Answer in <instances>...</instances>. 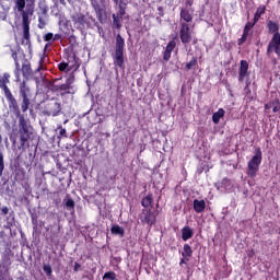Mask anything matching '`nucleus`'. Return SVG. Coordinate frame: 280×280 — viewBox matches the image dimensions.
I'll use <instances>...</instances> for the list:
<instances>
[{
  "instance_id": "nucleus-37",
  "label": "nucleus",
  "mask_w": 280,
  "mask_h": 280,
  "mask_svg": "<svg viewBox=\"0 0 280 280\" xmlns=\"http://www.w3.org/2000/svg\"><path fill=\"white\" fill-rule=\"evenodd\" d=\"M279 110L278 107H273V113H277Z\"/></svg>"
},
{
  "instance_id": "nucleus-31",
  "label": "nucleus",
  "mask_w": 280,
  "mask_h": 280,
  "mask_svg": "<svg viewBox=\"0 0 280 280\" xmlns=\"http://www.w3.org/2000/svg\"><path fill=\"white\" fill-rule=\"evenodd\" d=\"M194 65H196L195 61H190L189 63H187V69H191V67H194Z\"/></svg>"
},
{
  "instance_id": "nucleus-6",
  "label": "nucleus",
  "mask_w": 280,
  "mask_h": 280,
  "mask_svg": "<svg viewBox=\"0 0 280 280\" xmlns=\"http://www.w3.org/2000/svg\"><path fill=\"white\" fill-rule=\"evenodd\" d=\"M114 65L120 69H124V52L115 51Z\"/></svg>"
},
{
  "instance_id": "nucleus-7",
  "label": "nucleus",
  "mask_w": 280,
  "mask_h": 280,
  "mask_svg": "<svg viewBox=\"0 0 280 280\" xmlns=\"http://www.w3.org/2000/svg\"><path fill=\"white\" fill-rule=\"evenodd\" d=\"M22 21H23L24 38H30V21L27 20V14L23 13Z\"/></svg>"
},
{
  "instance_id": "nucleus-30",
  "label": "nucleus",
  "mask_w": 280,
  "mask_h": 280,
  "mask_svg": "<svg viewBox=\"0 0 280 280\" xmlns=\"http://www.w3.org/2000/svg\"><path fill=\"white\" fill-rule=\"evenodd\" d=\"M171 57H172V52L165 50V52H164V60H170Z\"/></svg>"
},
{
  "instance_id": "nucleus-22",
  "label": "nucleus",
  "mask_w": 280,
  "mask_h": 280,
  "mask_svg": "<svg viewBox=\"0 0 280 280\" xmlns=\"http://www.w3.org/2000/svg\"><path fill=\"white\" fill-rule=\"evenodd\" d=\"M174 47H176V42L172 40L171 43H168V45L166 46V51L171 52L174 51Z\"/></svg>"
},
{
  "instance_id": "nucleus-29",
  "label": "nucleus",
  "mask_w": 280,
  "mask_h": 280,
  "mask_svg": "<svg viewBox=\"0 0 280 280\" xmlns=\"http://www.w3.org/2000/svg\"><path fill=\"white\" fill-rule=\"evenodd\" d=\"M67 67H69V63H59L60 71H67Z\"/></svg>"
},
{
  "instance_id": "nucleus-18",
  "label": "nucleus",
  "mask_w": 280,
  "mask_h": 280,
  "mask_svg": "<svg viewBox=\"0 0 280 280\" xmlns=\"http://www.w3.org/2000/svg\"><path fill=\"white\" fill-rule=\"evenodd\" d=\"M180 16H182V19H184V21H186L187 23H189V21H191V14H189L188 11L182 10Z\"/></svg>"
},
{
  "instance_id": "nucleus-28",
  "label": "nucleus",
  "mask_w": 280,
  "mask_h": 280,
  "mask_svg": "<svg viewBox=\"0 0 280 280\" xmlns=\"http://www.w3.org/2000/svg\"><path fill=\"white\" fill-rule=\"evenodd\" d=\"M54 39V34L52 33H47L46 35H45V40L46 42H49V40H52Z\"/></svg>"
},
{
  "instance_id": "nucleus-35",
  "label": "nucleus",
  "mask_w": 280,
  "mask_h": 280,
  "mask_svg": "<svg viewBox=\"0 0 280 280\" xmlns=\"http://www.w3.org/2000/svg\"><path fill=\"white\" fill-rule=\"evenodd\" d=\"M66 132H67L66 129H61V130H60V135H65Z\"/></svg>"
},
{
  "instance_id": "nucleus-21",
  "label": "nucleus",
  "mask_w": 280,
  "mask_h": 280,
  "mask_svg": "<svg viewBox=\"0 0 280 280\" xmlns=\"http://www.w3.org/2000/svg\"><path fill=\"white\" fill-rule=\"evenodd\" d=\"M152 205V197L148 196L142 199V207H150Z\"/></svg>"
},
{
  "instance_id": "nucleus-26",
  "label": "nucleus",
  "mask_w": 280,
  "mask_h": 280,
  "mask_svg": "<svg viewBox=\"0 0 280 280\" xmlns=\"http://www.w3.org/2000/svg\"><path fill=\"white\" fill-rule=\"evenodd\" d=\"M114 19V25L117 27H121V23L119 22V19L117 18V15H113Z\"/></svg>"
},
{
  "instance_id": "nucleus-34",
  "label": "nucleus",
  "mask_w": 280,
  "mask_h": 280,
  "mask_svg": "<svg viewBox=\"0 0 280 280\" xmlns=\"http://www.w3.org/2000/svg\"><path fill=\"white\" fill-rule=\"evenodd\" d=\"M74 270H80V264L75 262Z\"/></svg>"
},
{
  "instance_id": "nucleus-13",
  "label": "nucleus",
  "mask_w": 280,
  "mask_h": 280,
  "mask_svg": "<svg viewBox=\"0 0 280 280\" xmlns=\"http://www.w3.org/2000/svg\"><path fill=\"white\" fill-rule=\"evenodd\" d=\"M224 117V109L220 108L217 113L212 116L213 124H220V119Z\"/></svg>"
},
{
  "instance_id": "nucleus-38",
  "label": "nucleus",
  "mask_w": 280,
  "mask_h": 280,
  "mask_svg": "<svg viewBox=\"0 0 280 280\" xmlns=\"http://www.w3.org/2000/svg\"><path fill=\"white\" fill-rule=\"evenodd\" d=\"M265 108H270V106L269 105H265Z\"/></svg>"
},
{
  "instance_id": "nucleus-32",
  "label": "nucleus",
  "mask_w": 280,
  "mask_h": 280,
  "mask_svg": "<svg viewBox=\"0 0 280 280\" xmlns=\"http://www.w3.org/2000/svg\"><path fill=\"white\" fill-rule=\"evenodd\" d=\"M8 211H9L8 207L2 208V213H4V215H8Z\"/></svg>"
},
{
  "instance_id": "nucleus-33",
  "label": "nucleus",
  "mask_w": 280,
  "mask_h": 280,
  "mask_svg": "<svg viewBox=\"0 0 280 280\" xmlns=\"http://www.w3.org/2000/svg\"><path fill=\"white\" fill-rule=\"evenodd\" d=\"M126 14V11L124 9L119 10V16H124Z\"/></svg>"
},
{
  "instance_id": "nucleus-2",
  "label": "nucleus",
  "mask_w": 280,
  "mask_h": 280,
  "mask_svg": "<svg viewBox=\"0 0 280 280\" xmlns=\"http://www.w3.org/2000/svg\"><path fill=\"white\" fill-rule=\"evenodd\" d=\"M10 82V74L4 73L0 78V89L4 91V95L9 102H12L13 104H16V101L14 100V96H12V92H10V89H8V83Z\"/></svg>"
},
{
  "instance_id": "nucleus-4",
  "label": "nucleus",
  "mask_w": 280,
  "mask_h": 280,
  "mask_svg": "<svg viewBox=\"0 0 280 280\" xmlns=\"http://www.w3.org/2000/svg\"><path fill=\"white\" fill-rule=\"evenodd\" d=\"M180 40L182 43H189L191 40V31L189 25L183 24L180 30Z\"/></svg>"
},
{
  "instance_id": "nucleus-12",
  "label": "nucleus",
  "mask_w": 280,
  "mask_h": 280,
  "mask_svg": "<svg viewBox=\"0 0 280 280\" xmlns=\"http://www.w3.org/2000/svg\"><path fill=\"white\" fill-rule=\"evenodd\" d=\"M256 22L252 23H247L244 30V34L243 37L240 39V44L244 43L246 40V37L248 36V32H250V30H253V26L255 25Z\"/></svg>"
},
{
  "instance_id": "nucleus-11",
  "label": "nucleus",
  "mask_w": 280,
  "mask_h": 280,
  "mask_svg": "<svg viewBox=\"0 0 280 280\" xmlns=\"http://www.w3.org/2000/svg\"><path fill=\"white\" fill-rule=\"evenodd\" d=\"M265 13H266V7L264 5L258 7L254 16V23H257V21H259V19H261L262 14Z\"/></svg>"
},
{
  "instance_id": "nucleus-25",
  "label": "nucleus",
  "mask_w": 280,
  "mask_h": 280,
  "mask_svg": "<svg viewBox=\"0 0 280 280\" xmlns=\"http://www.w3.org/2000/svg\"><path fill=\"white\" fill-rule=\"evenodd\" d=\"M3 154L0 153V176L3 174Z\"/></svg>"
},
{
  "instance_id": "nucleus-16",
  "label": "nucleus",
  "mask_w": 280,
  "mask_h": 280,
  "mask_svg": "<svg viewBox=\"0 0 280 280\" xmlns=\"http://www.w3.org/2000/svg\"><path fill=\"white\" fill-rule=\"evenodd\" d=\"M112 233L113 235H119L120 237H124V228L119 226V225H113L112 226Z\"/></svg>"
},
{
  "instance_id": "nucleus-17",
  "label": "nucleus",
  "mask_w": 280,
  "mask_h": 280,
  "mask_svg": "<svg viewBox=\"0 0 280 280\" xmlns=\"http://www.w3.org/2000/svg\"><path fill=\"white\" fill-rule=\"evenodd\" d=\"M268 28H269V32H271V34H279V24L275 22H269Z\"/></svg>"
},
{
  "instance_id": "nucleus-3",
  "label": "nucleus",
  "mask_w": 280,
  "mask_h": 280,
  "mask_svg": "<svg viewBox=\"0 0 280 280\" xmlns=\"http://www.w3.org/2000/svg\"><path fill=\"white\" fill-rule=\"evenodd\" d=\"M268 51H275L277 56H280V34H273L271 42L269 43Z\"/></svg>"
},
{
  "instance_id": "nucleus-27",
  "label": "nucleus",
  "mask_w": 280,
  "mask_h": 280,
  "mask_svg": "<svg viewBox=\"0 0 280 280\" xmlns=\"http://www.w3.org/2000/svg\"><path fill=\"white\" fill-rule=\"evenodd\" d=\"M30 105V102L26 100V98H24V101H23V104H22V110H23V113H25V110H27V106Z\"/></svg>"
},
{
  "instance_id": "nucleus-36",
  "label": "nucleus",
  "mask_w": 280,
  "mask_h": 280,
  "mask_svg": "<svg viewBox=\"0 0 280 280\" xmlns=\"http://www.w3.org/2000/svg\"><path fill=\"white\" fill-rule=\"evenodd\" d=\"M79 23H84V18L79 19Z\"/></svg>"
},
{
  "instance_id": "nucleus-20",
  "label": "nucleus",
  "mask_w": 280,
  "mask_h": 280,
  "mask_svg": "<svg viewBox=\"0 0 280 280\" xmlns=\"http://www.w3.org/2000/svg\"><path fill=\"white\" fill-rule=\"evenodd\" d=\"M103 279L116 280L117 275L113 271H108L103 276Z\"/></svg>"
},
{
  "instance_id": "nucleus-23",
  "label": "nucleus",
  "mask_w": 280,
  "mask_h": 280,
  "mask_svg": "<svg viewBox=\"0 0 280 280\" xmlns=\"http://www.w3.org/2000/svg\"><path fill=\"white\" fill-rule=\"evenodd\" d=\"M66 207H68V209H73V207H75V201H73V199H67Z\"/></svg>"
},
{
  "instance_id": "nucleus-8",
  "label": "nucleus",
  "mask_w": 280,
  "mask_h": 280,
  "mask_svg": "<svg viewBox=\"0 0 280 280\" xmlns=\"http://www.w3.org/2000/svg\"><path fill=\"white\" fill-rule=\"evenodd\" d=\"M206 207H207V203L205 202V200H198V199L194 200V209L196 213H202Z\"/></svg>"
},
{
  "instance_id": "nucleus-1",
  "label": "nucleus",
  "mask_w": 280,
  "mask_h": 280,
  "mask_svg": "<svg viewBox=\"0 0 280 280\" xmlns=\"http://www.w3.org/2000/svg\"><path fill=\"white\" fill-rule=\"evenodd\" d=\"M259 165H261V150L257 149L255 155L248 162V176H250L252 178L255 177L257 175V172H259Z\"/></svg>"
},
{
  "instance_id": "nucleus-5",
  "label": "nucleus",
  "mask_w": 280,
  "mask_h": 280,
  "mask_svg": "<svg viewBox=\"0 0 280 280\" xmlns=\"http://www.w3.org/2000/svg\"><path fill=\"white\" fill-rule=\"evenodd\" d=\"M248 75V62L246 61H241V68H240V77L238 80L240 82H244V78Z\"/></svg>"
},
{
  "instance_id": "nucleus-39",
  "label": "nucleus",
  "mask_w": 280,
  "mask_h": 280,
  "mask_svg": "<svg viewBox=\"0 0 280 280\" xmlns=\"http://www.w3.org/2000/svg\"><path fill=\"white\" fill-rule=\"evenodd\" d=\"M27 1H31L32 3H34V1H36V0H27Z\"/></svg>"
},
{
  "instance_id": "nucleus-15",
  "label": "nucleus",
  "mask_w": 280,
  "mask_h": 280,
  "mask_svg": "<svg viewBox=\"0 0 280 280\" xmlns=\"http://www.w3.org/2000/svg\"><path fill=\"white\" fill-rule=\"evenodd\" d=\"M124 38L118 35L116 38V51L124 52Z\"/></svg>"
},
{
  "instance_id": "nucleus-24",
  "label": "nucleus",
  "mask_w": 280,
  "mask_h": 280,
  "mask_svg": "<svg viewBox=\"0 0 280 280\" xmlns=\"http://www.w3.org/2000/svg\"><path fill=\"white\" fill-rule=\"evenodd\" d=\"M44 272H46L48 277H51V266L44 265Z\"/></svg>"
},
{
  "instance_id": "nucleus-14",
  "label": "nucleus",
  "mask_w": 280,
  "mask_h": 280,
  "mask_svg": "<svg viewBox=\"0 0 280 280\" xmlns=\"http://www.w3.org/2000/svg\"><path fill=\"white\" fill-rule=\"evenodd\" d=\"M14 3L18 12H22V14H25V0H14Z\"/></svg>"
},
{
  "instance_id": "nucleus-10",
  "label": "nucleus",
  "mask_w": 280,
  "mask_h": 280,
  "mask_svg": "<svg viewBox=\"0 0 280 280\" xmlns=\"http://www.w3.org/2000/svg\"><path fill=\"white\" fill-rule=\"evenodd\" d=\"M142 220L143 222L152 226V224H154L156 219L154 217V213L145 211L143 212Z\"/></svg>"
},
{
  "instance_id": "nucleus-19",
  "label": "nucleus",
  "mask_w": 280,
  "mask_h": 280,
  "mask_svg": "<svg viewBox=\"0 0 280 280\" xmlns=\"http://www.w3.org/2000/svg\"><path fill=\"white\" fill-rule=\"evenodd\" d=\"M191 253H192V250H191V246H189V245H184V253H183V256L184 257H191Z\"/></svg>"
},
{
  "instance_id": "nucleus-9",
  "label": "nucleus",
  "mask_w": 280,
  "mask_h": 280,
  "mask_svg": "<svg viewBox=\"0 0 280 280\" xmlns=\"http://www.w3.org/2000/svg\"><path fill=\"white\" fill-rule=\"evenodd\" d=\"M191 237H194V230L189 226H185L182 230V240L187 242V240H191Z\"/></svg>"
}]
</instances>
